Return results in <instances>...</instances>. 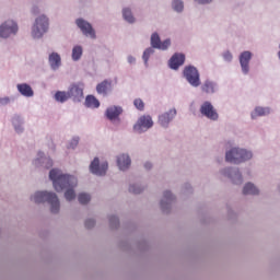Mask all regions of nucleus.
I'll return each mask as SVG.
<instances>
[{
  "instance_id": "34",
  "label": "nucleus",
  "mask_w": 280,
  "mask_h": 280,
  "mask_svg": "<svg viewBox=\"0 0 280 280\" xmlns=\"http://www.w3.org/2000/svg\"><path fill=\"white\" fill-rule=\"evenodd\" d=\"M93 226H95V220H93V219H88V220L85 221V228H86V229H93Z\"/></svg>"
},
{
  "instance_id": "41",
  "label": "nucleus",
  "mask_w": 280,
  "mask_h": 280,
  "mask_svg": "<svg viewBox=\"0 0 280 280\" xmlns=\"http://www.w3.org/2000/svg\"><path fill=\"white\" fill-rule=\"evenodd\" d=\"M135 60H136L135 57H132V56L128 57V63L129 65H132V62H135Z\"/></svg>"
},
{
  "instance_id": "3",
  "label": "nucleus",
  "mask_w": 280,
  "mask_h": 280,
  "mask_svg": "<svg viewBox=\"0 0 280 280\" xmlns=\"http://www.w3.org/2000/svg\"><path fill=\"white\" fill-rule=\"evenodd\" d=\"M249 159H253V153L244 149L234 148L225 154V161L235 165H240L244 161H249Z\"/></svg>"
},
{
  "instance_id": "38",
  "label": "nucleus",
  "mask_w": 280,
  "mask_h": 280,
  "mask_svg": "<svg viewBox=\"0 0 280 280\" xmlns=\"http://www.w3.org/2000/svg\"><path fill=\"white\" fill-rule=\"evenodd\" d=\"M5 104H10V98L8 97L0 98V106H5Z\"/></svg>"
},
{
  "instance_id": "37",
  "label": "nucleus",
  "mask_w": 280,
  "mask_h": 280,
  "mask_svg": "<svg viewBox=\"0 0 280 280\" xmlns=\"http://www.w3.org/2000/svg\"><path fill=\"white\" fill-rule=\"evenodd\" d=\"M109 223L110 224H119V219L115 215L109 218Z\"/></svg>"
},
{
  "instance_id": "6",
  "label": "nucleus",
  "mask_w": 280,
  "mask_h": 280,
  "mask_svg": "<svg viewBox=\"0 0 280 280\" xmlns=\"http://www.w3.org/2000/svg\"><path fill=\"white\" fill-rule=\"evenodd\" d=\"M154 126V122L152 121V117L150 116H141L137 124L133 126L135 132H143L144 130H149V128H152Z\"/></svg>"
},
{
  "instance_id": "43",
  "label": "nucleus",
  "mask_w": 280,
  "mask_h": 280,
  "mask_svg": "<svg viewBox=\"0 0 280 280\" xmlns=\"http://www.w3.org/2000/svg\"><path fill=\"white\" fill-rule=\"evenodd\" d=\"M235 176H237V177H238L240 183H242V174L236 173V174H235Z\"/></svg>"
},
{
  "instance_id": "29",
  "label": "nucleus",
  "mask_w": 280,
  "mask_h": 280,
  "mask_svg": "<svg viewBox=\"0 0 280 280\" xmlns=\"http://www.w3.org/2000/svg\"><path fill=\"white\" fill-rule=\"evenodd\" d=\"M78 200L80 205H89L91 202V195L82 192L79 195Z\"/></svg>"
},
{
  "instance_id": "22",
  "label": "nucleus",
  "mask_w": 280,
  "mask_h": 280,
  "mask_svg": "<svg viewBox=\"0 0 280 280\" xmlns=\"http://www.w3.org/2000/svg\"><path fill=\"white\" fill-rule=\"evenodd\" d=\"M85 104L89 108H100V101L93 95L86 96Z\"/></svg>"
},
{
  "instance_id": "31",
  "label": "nucleus",
  "mask_w": 280,
  "mask_h": 280,
  "mask_svg": "<svg viewBox=\"0 0 280 280\" xmlns=\"http://www.w3.org/2000/svg\"><path fill=\"white\" fill-rule=\"evenodd\" d=\"M152 54H154V48H147L144 50L142 58L145 65H148V60H150V56H152Z\"/></svg>"
},
{
  "instance_id": "40",
  "label": "nucleus",
  "mask_w": 280,
  "mask_h": 280,
  "mask_svg": "<svg viewBox=\"0 0 280 280\" xmlns=\"http://www.w3.org/2000/svg\"><path fill=\"white\" fill-rule=\"evenodd\" d=\"M144 167H145V170H152V163L147 162V163L144 164Z\"/></svg>"
},
{
  "instance_id": "15",
  "label": "nucleus",
  "mask_w": 280,
  "mask_h": 280,
  "mask_svg": "<svg viewBox=\"0 0 280 280\" xmlns=\"http://www.w3.org/2000/svg\"><path fill=\"white\" fill-rule=\"evenodd\" d=\"M176 117V109H171L168 113L162 114L159 117V124L160 126H163L164 128L170 124Z\"/></svg>"
},
{
  "instance_id": "30",
  "label": "nucleus",
  "mask_w": 280,
  "mask_h": 280,
  "mask_svg": "<svg viewBox=\"0 0 280 280\" xmlns=\"http://www.w3.org/2000/svg\"><path fill=\"white\" fill-rule=\"evenodd\" d=\"M184 8L185 5L183 4V1L180 0L173 1V10H175V12H183Z\"/></svg>"
},
{
  "instance_id": "17",
  "label": "nucleus",
  "mask_w": 280,
  "mask_h": 280,
  "mask_svg": "<svg viewBox=\"0 0 280 280\" xmlns=\"http://www.w3.org/2000/svg\"><path fill=\"white\" fill-rule=\"evenodd\" d=\"M121 113H124V109L121 107L112 106L106 109V117H107V119L113 121L114 119H118L119 115H121Z\"/></svg>"
},
{
  "instance_id": "8",
  "label": "nucleus",
  "mask_w": 280,
  "mask_h": 280,
  "mask_svg": "<svg viewBox=\"0 0 280 280\" xmlns=\"http://www.w3.org/2000/svg\"><path fill=\"white\" fill-rule=\"evenodd\" d=\"M107 171L108 162H104L102 165H100V159L97 158H95L90 165V172L96 176H104Z\"/></svg>"
},
{
  "instance_id": "13",
  "label": "nucleus",
  "mask_w": 280,
  "mask_h": 280,
  "mask_svg": "<svg viewBox=\"0 0 280 280\" xmlns=\"http://www.w3.org/2000/svg\"><path fill=\"white\" fill-rule=\"evenodd\" d=\"M252 58H253V54H250V51H244L241 54L240 62H241L243 73H248V63L250 62Z\"/></svg>"
},
{
  "instance_id": "18",
  "label": "nucleus",
  "mask_w": 280,
  "mask_h": 280,
  "mask_svg": "<svg viewBox=\"0 0 280 280\" xmlns=\"http://www.w3.org/2000/svg\"><path fill=\"white\" fill-rule=\"evenodd\" d=\"M131 161L130 156L126 154H121L117 158V165L121 172H126L128 167H130Z\"/></svg>"
},
{
  "instance_id": "44",
  "label": "nucleus",
  "mask_w": 280,
  "mask_h": 280,
  "mask_svg": "<svg viewBox=\"0 0 280 280\" xmlns=\"http://www.w3.org/2000/svg\"><path fill=\"white\" fill-rule=\"evenodd\" d=\"M15 130H16V132H23V128H21V127H15Z\"/></svg>"
},
{
  "instance_id": "36",
  "label": "nucleus",
  "mask_w": 280,
  "mask_h": 280,
  "mask_svg": "<svg viewBox=\"0 0 280 280\" xmlns=\"http://www.w3.org/2000/svg\"><path fill=\"white\" fill-rule=\"evenodd\" d=\"M78 143H80V138H73L68 148H77Z\"/></svg>"
},
{
  "instance_id": "11",
  "label": "nucleus",
  "mask_w": 280,
  "mask_h": 280,
  "mask_svg": "<svg viewBox=\"0 0 280 280\" xmlns=\"http://www.w3.org/2000/svg\"><path fill=\"white\" fill-rule=\"evenodd\" d=\"M77 25L81 30V32L84 34V36H90V38H95V30H93V26L89 22L82 19H79L77 20Z\"/></svg>"
},
{
  "instance_id": "45",
  "label": "nucleus",
  "mask_w": 280,
  "mask_h": 280,
  "mask_svg": "<svg viewBox=\"0 0 280 280\" xmlns=\"http://www.w3.org/2000/svg\"><path fill=\"white\" fill-rule=\"evenodd\" d=\"M52 165H54V164L50 162V163H49V166H47V167H51Z\"/></svg>"
},
{
  "instance_id": "27",
  "label": "nucleus",
  "mask_w": 280,
  "mask_h": 280,
  "mask_svg": "<svg viewBox=\"0 0 280 280\" xmlns=\"http://www.w3.org/2000/svg\"><path fill=\"white\" fill-rule=\"evenodd\" d=\"M82 58V46H74L72 49V60L77 61Z\"/></svg>"
},
{
  "instance_id": "7",
  "label": "nucleus",
  "mask_w": 280,
  "mask_h": 280,
  "mask_svg": "<svg viewBox=\"0 0 280 280\" xmlns=\"http://www.w3.org/2000/svg\"><path fill=\"white\" fill-rule=\"evenodd\" d=\"M200 113L203 117L211 119L212 121H218V112L213 107V105L209 102H205L200 107Z\"/></svg>"
},
{
  "instance_id": "4",
  "label": "nucleus",
  "mask_w": 280,
  "mask_h": 280,
  "mask_svg": "<svg viewBox=\"0 0 280 280\" xmlns=\"http://www.w3.org/2000/svg\"><path fill=\"white\" fill-rule=\"evenodd\" d=\"M49 27V20L47 16L42 15L35 21V25L33 26L32 36L33 38H40L47 28Z\"/></svg>"
},
{
  "instance_id": "24",
  "label": "nucleus",
  "mask_w": 280,
  "mask_h": 280,
  "mask_svg": "<svg viewBox=\"0 0 280 280\" xmlns=\"http://www.w3.org/2000/svg\"><path fill=\"white\" fill-rule=\"evenodd\" d=\"M70 98H71V96L69 95V92H60L59 91L55 94V100L57 102L65 103V102H67V100H70Z\"/></svg>"
},
{
  "instance_id": "42",
  "label": "nucleus",
  "mask_w": 280,
  "mask_h": 280,
  "mask_svg": "<svg viewBox=\"0 0 280 280\" xmlns=\"http://www.w3.org/2000/svg\"><path fill=\"white\" fill-rule=\"evenodd\" d=\"M224 174L231 177V168H226V170L224 171Z\"/></svg>"
},
{
  "instance_id": "21",
  "label": "nucleus",
  "mask_w": 280,
  "mask_h": 280,
  "mask_svg": "<svg viewBox=\"0 0 280 280\" xmlns=\"http://www.w3.org/2000/svg\"><path fill=\"white\" fill-rule=\"evenodd\" d=\"M244 196H257L259 189L254 184L247 183L243 188Z\"/></svg>"
},
{
  "instance_id": "23",
  "label": "nucleus",
  "mask_w": 280,
  "mask_h": 280,
  "mask_svg": "<svg viewBox=\"0 0 280 280\" xmlns=\"http://www.w3.org/2000/svg\"><path fill=\"white\" fill-rule=\"evenodd\" d=\"M268 113H270V109L268 108L256 107L254 113L252 114V117L253 119H255V117H264V115H268Z\"/></svg>"
},
{
  "instance_id": "20",
  "label": "nucleus",
  "mask_w": 280,
  "mask_h": 280,
  "mask_svg": "<svg viewBox=\"0 0 280 280\" xmlns=\"http://www.w3.org/2000/svg\"><path fill=\"white\" fill-rule=\"evenodd\" d=\"M18 91H20L21 95L24 97H32L34 95V90L27 83L18 84Z\"/></svg>"
},
{
  "instance_id": "35",
  "label": "nucleus",
  "mask_w": 280,
  "mask_h": 280,
  "mask_svg": "<svg viewBox=\"0 0 280 280\" xmlns=\"http://www.w3.org/2000/svg\"><path fill=\"white\" fill-rule=\"evenodd\" d=\"M223 58L226 62H231L233 60V55L230 51L223 54Z\"/></svg>"
},
{
  "instance_id": "9",
  "label": "nucleus",
  "mask_w": 280,
  "mask_h": 280,
  "mask_svg": "<svg viewBox=\"0 0 280 280\" xmlns=\"http://www.w3.org/2000/svg\"><path fill=\"white\" fill-rule=\"evenodd\" d=\"M16 32H19V26L14 23V21H7L0 26L1 38H8L10 34H16Z\"/></svg>"
},
{
  "instance_id": "33",
  "label": "nucleus",
  "mask_w": 280,
  "mask_h": 280,
  "mask_svg": "<svg viewBox=\"0 0 280 280\" xmlns=\"http://www.w3.org/2000/svg\"><path fill=\"white\" fill-rule=\"evenodd\" d=\"M130 194H141L143 191V188L137 186V185H131L129 187Z\"/></svg>"
},
{
  "instance_id": "5",
  "label": "nucleus",
  "mask_w": 280,
  "mask_h": 280,
  "mask_svg": "<svg viewBox=\"0 0 280 280\" xmlns=\"http://www.w3.org/2000/svg\"><path fill=\"white\" fill-rule=\"evenodd\" d=\"M184 75L191 86H200V74L198 73V69L191 66L186 67L184 70Z\"/></svg>"
},
{
  "instance_id": "19",
  "label": "nucleus",
  "mask_w": 280,
  "mask_h": 280,
  "mask_svg": "<svg viewBox=\"0 0 280 280\" xmlns=\"http://www.w3.org/2000/svg\"><path fill=\"white\" fill-rule=\"evenodd\" d=\"M48 60L54 71H56V69H59L60 65H62V59L60 58V55H58V52L50 54Z\"/></svg>"
},
{
  "instance_id": "39",
  "label": "nucleus",
  "mask_w": 280,
  "mask_h": 280,
  "mask_svg": "<svg viewBox=\"0 0 280 280\" xmlns=\"http://www.w3.org/2000/svg\"><path fill=\"white\" fill-rule=\"evenodd\" d=\"M195 1H197L198 3H202V4L211 3V0H195Z\"/></svg>"
},
{
  "instance_id": "25",
  "label": "nucleus",
  "mask_w": 280,
  "mask_h": 280,
  "mask_svg": "<svg viewBox=\"0 0 280 280\" xmlns=\"http://www.w3.org/2000/svg\"><path fill=\"white\" fill-rule=\"evenodd\" d=\"M201 89L203 93H215V84L211 81H206Z\"/></svg>"
},
{
  "instance_id": "32",
  "label": "nucleus",
  "mask_w": 280,
  "mask_h": 280,
  "mask_svg": "<svg viewBox=\"0 0 280 280\" xmlns=\"http://www.w3.org/2000/svg\"><path fill=\"white\" fill-rule=\"evenodd\" d=\"M133 105L136 106V108L138 110H143L145 108V104L143 103V101L141 98H136L133 101Z\"/></svg>"
},
{
  "instance_id": "12",
  "label": "nucleus",
  "mask_w": 280,
  "mask_h": 280,
  "mask_svg": "<svg viewBox=\"0 0 280 280\" xmlns=\"http://www.w3.org/2000/svg\"><path fill=\"white\" fill-rule=\"evenodd\" d=\"M70 97L73 100H82L84 97V85L83 84H72L68 91Z\"/></svg>"
},
{
  "instance_id": "28",
  "label": "nucleus",
  "mask_w": 280,
  "mask_h": 280,
  "mask_svg": "<svg viewBox=\"0 0 280 280\" xmlns=\"http://www.w3.org/2000/svg\"><path fill=\"white\" fill-rule=\"evenodd\" d=\"M122 16L128 23H135V16H132V11H130V9H124Z\"/></svg>"
},
{
  "instance_id": "2",
  "label": "nucleus",
  "mask_w": 280,
  "mask_h": 280,
  "mask_svg": "<svg viewBox=\"0 0 280 280\" xmlns=\"http://www.w3.org/2000/svg\"><path fill=\"white\" fill-rule=\"evenodd\" d=\"M32 200L35 201L36 205H40V202H48V205H50L51 213H58L60 211V200L55 192L37 191L32 197Z\"/></svg>"
},
{
  "instance_id": "1",
  "label": "nucleus",
  "mask_w": 280,
  "mask_h": 280,
  "mask_svg": "<svg viewBox=\"0 0 280 280\" xmlns=\"http://www.w3.org/2000/svg\"><path fill=\"white\" fill-rule=\"evenodd\" d=\"M49 178L52 180L56 191L60 192L67 189L65 198L68 202L75 200V190H73V187L78 185V179L74 176L65 175L60 170L52 168L49 173Z\"/></svg>"
},
{
  "instance_id": "26",
  "label": "nucleus",
  "mask_w": 280,
  "mask_h": 280,
  "mask_svg": "<svg viewBox=\"0 0 280 280\" xmlns=\"http://www.w3.org/2000/svg\"><path fill=\"white\" fill-rule=\"evenodd\" d=\"M172 200H174V195H172L171 191H165L164 192V200L161 201V208L164 210L165 209V201H166V205H170V202H172Z\"/></svg>"
},
{
  "instance_id": "10",
  "label": "nucleus",
  "mask_w": 280,
  "mask_h": 280,
  "mask_svg": "<svg viewBox=\"0 0 280 280\" xmlns=\"http://www.w3.org/2000/svg\"><path fill=\"white\" fill-rule=\"evenodd\" d=\"M170 45H172V42L170 39L161 42V37L156 33H153L151 35V47H153V49H162V51H165V49H167Z\"/></svg>"
},
{
  "instance_id": "14",
  "label": "nucleus",
  "mask_w": 280,
  "mask_h": 280,
  "mask_svg": "<svg viewBox=\"0 0 280 280\" xmlns=\"http://www.w3.org/2000/svg\"><path fill=\"white\" fill-rule=\"evenodd\" d=\"M171 69H178V67H182V65H185V55L183 54H175L170 59L168 62Z\"/></svg>"
},
{
  "instance_id": "16",
  "label": "nucleus",
  "mask_w": 280,
  "mask_h": 280,
  "mask_svg": "<svg viewBox=\"0 0 280 280\" xmlns=\"http://www.w3.org/2000/svg\"><path fill=\"white\" fill-rule=\"evenodd\" d=\"M113 88V82L108 80H104L103 82L96 85V91L98 95H108V92Z\"/></svg>"
}]
</instances>
